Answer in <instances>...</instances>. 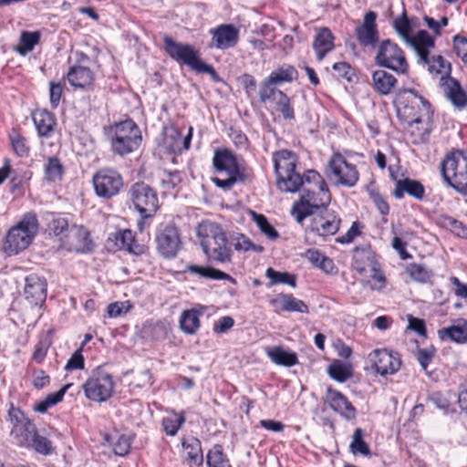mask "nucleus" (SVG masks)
Listing matches in <instances>:
<instances>
[{
	"label": "nucleus",
	"instance_id": "nucleus-1",
	"mask_svg": "<svg viewBox=\"0 0 467 467\" xmlns=\"http://www.w3.org/2000/svg\"><path fill=\"white\" fill-rule=\"evenodd\" d=\"M307 183H314L312 189H305L298 202L293 205L291 213L300 224L307 217L327 209L331 202V194L326 182L316 171L309 170L306 172Z\"/></svg>",
	"mask_w": 467,
	"mask_h": 467
},
{
	"label": "nucleus",
	"instance_id": "nucleus-2",
	"mask_svg": "<svg viewBox=\"0 0 467 467\" xmlns=\"http://www.w3.org/2000/svg\"><path fill=\"white\" fill-rule=\"evenodd\" d=\"M197 236L204 254L210 261L225 264L232 260V248L222 227L204 221L197 227Z\"/></svg>",
	"mask_w": 467,
	"mask_h": 467
},
{
	"label": "nucleus",
	"instance_id": "nucleus-3",
	"mask_svg": "<svg viewBox=\"0 0 467 467\" xmlns=\"http://www.w3.org/2000/svg\"><path fill=\"white\" fill-rule=\"evenodd\" d=\"M111 150L119 156H126L137 150L142 136L139 126L131 119H126L111 126L109 130Z\"/></svg>",
	"mask_w": 467,
	"mask_h": 467
},
{
	"label": "nucleus",
	"instance_id": "nucleus-4",
	"mask_svg": "<svg viewBox=\"0 0 467 467\" xmlns=\"http://www.w3.org/2000/svg\"><path fill=\"white\" fill-rule=\"evenodd\" d=\"M38 229L36 214L26 213L21 221L12 227L5 237L4 249L8 254H16L32 243Z\"/></svg>",
	"mask_w": 467,
	"mask_h": 467
},
{
	"label": "nucleus",
	"instance_id": "nucleus-5",
	"mask_svg": "<svg viewBox=\"0 0 467 467\" xmlns=\"http://www.w3.org/2000/svg\"><path fill=\"white\" fill-rule=\"evenodd\" d=\"M164 49L171 58L183 63L198 73H207L213 78L218 75L214 68L202 61L198 51L191 45L174 41L171 36H163Z\"/></svg>",
	"mask_w": 467,
	"mask_h": 467
},
{
	"label": "nucleus",
	"instance_id": "nucleus-6",
	"mask_svg": "<svg viewBox=\"0 0 467 467\" xmlns=\"http://www.w3.org/2000/svg\"><path fill=\"white\" fill-rule=\"evenodd\" d=\"M213 165L218 174L225 175V178L213 177L212 179L217 187L224 191L232 189L235 182L242 179L237 161L231 150L227 149H217L214 151Z\"/></svg>",
	"mask_w": 467,
	"mask_h": 467
},
{
	"label": "nucleus",
	"instance_id": "nucleus-7",
	"mask_svg": "<svg viewBox=\"0 0 467 467\" xmlns=\"http://www.w3.org/2000/svg\"><path fill=\"white\" fill-rule=\"evenodd\" d=\"M406 103L399 109V113L404 117L409 126L424 125L422 130H427L431 119V104L414 89L406 91Z\"/></svg>",
	"mask_w": 467,
	"mask_h": 467
},
{
	"label": "nucleus",
	"instance_id": "nucleus-8",
	"mask_svg": "<svg viewBox=\"0 0 467 467\" xmlns=\"http://www.w3.org/2000/svg\"><path fill=\"white\" fill-rule=\"evenodd\" d=\"M375 62L378 66L389 68L399 75H405L409 71V63L403 50L390 39L379 43Z\"/></svg>",
	"mask_w": 467,
	"mask_h": 467
},
{
	"label": "nucleus",
	"instance_id": "nucleus-9",
	"mask_svg": "<svg viewBox=\"0 0 467 467\" xmlns=\"http://www.w3.org/2000/svg\"><path fill=\"white\" fill-rule=\"evenodd\" d=\"M128 196L142 218L153 216L160 207L156 192L143 182L132 184Z\"/></svg>",
	"mask_w": 467,
	"mask_h": 467
},
{
	"label": "nucleus",
	"instance_id": "nucleus-10",
	"mask_svg": "<svg viewBox=\"0 0 467 467\" xmlns=\"http://www.w3.org/2000/svg\"><path fill=\"white\" fill-rule=\"evenodd\" d=\"M114 387L112 376L101 368H97L85 382L83 389L89 400L103 402L112 396Z\"/></svg>",
	"mask_w": 467,
	"mask_h": 467
},
{
	"label": "nucleus",
	"instance_id": "nucleus-11",
	"mask_svg": "<svg viewBox=\"0 0 467 467\" xmlns=\"http://www.w3.org/2000/svg\"><path fill=\"white\" fill-rule=\"evenodd\" d=\"M95 193L103 199L116 196L123 187L122 176L115 170L102 168L92 178Z\"/></svg>",
	"mask_w": 467,
	"mask_h": 467
},
{
	"label": "nucleus",
	"instance_id": "nucleus-12",
	"mask_svg": "<svg viewBox=\"0 0 467 467\" xmlns=\"http://www.w3.org/2000/svg\"><path fill=\"white\" fill-rule=\"evenodd\" d=\"M328 177L337 185L353 187L358 181V171L340 153H334L328 161Z\"/></svg>",
	"mask_w": 467,
	"mask_h": 467
},
{
	"label": "nucleus",
	"instance_id": "nucleus-13",
	"mask_svg": "<svg viewBox=\"0 0 467 467\" xmlns=\"http://www.w3.org/2000/svg\"><path fill=\"white\" fill-rule=\"evenodd\" d=\"M341 224L339 214L331 209H324L314 215H311V223L306 231L327 240L329 236L335 235Z\"/></svg>",
	"mask_w": 467,
	"mask_h": 467
},
{
	"label": "nucleus",
	"instance_id": "nucleus-14",
	"mask_svg": "<svg viewBox=\"0 0 467 467\" xmlns=\"http://www.w3.org/2000/svg\"><path fill=\"white\" fill-rule=\"evenodd\" d=\"M368 362L381 376L393 375L401 366L400 355L386 348L375 349L368 356Z\"/></svg>",
	"mask_w": 467,
	"mask_h": 467
},
{
	"label": "nucleus",
	"instance_id": "nucleus-15",
	"mask_svg": "<svg viewBox=\"0 0 467 467\" xmlns=\"http://www.w3.org/2000/svg\"><path fill=\"white\" fill-rule=\"evenodd\" d=\"M157 250L164 258H173L181 248L177 227L171 223L161 226L156 234Z\"/></svg>",
	"mask_w": 467,
	"mask_h": 467
},
{
	"label": "nucleus",
	"instance_id": "nucleus-16",
	"mask_svg": "<svg viewBox=\"0 0 467 467\" xmlns=\"http://www.w3.org/2000/svg\"><path fill=\"white\" fill-rule=\"evenodd\" d=\"M212 36L210 47L228 49L234 47L239 40V29L233 24H222L209 30Z\"/></svg>",
	"mask_w": 467,
	"mask_h": 467
},
{
	"label": "nucleus",
	"instance_id": "nucleus-17",
	"mask_svg": "<svg viewBox=\"0 0 467 467\" xmlns=\"http://www.w3.org/2000/svg\"><path fill=\"white\" fill-rule=\"evenodd\" d=\"M60 242L61 246L70 252L84 253L91 248L89 234L83 226H71Z\"/></svg>",
	"mask_w": 467,
	"mask_h": 467
},
{
	"label": "nucleus",
	"instance_id": "nucleus-18",
	"mask_svg": "<svg viewBox=\"0 0 467 467\" xmlns=\"http://www.w3.org/2000/svg\"><path fill=\"white\" fill-rule=\"evenodd\" d=\"M467 171V152L454 150L448 153L441 163V172L444 181L454 176V172L463 173Z\"/></svg>",
	"mask_w": 467,
	"mask_h": 467
},
{
	"label": "nucleus",
	"instance_id": "nucleus-19",
	"mask_svg": "<svg viewBox=\"0 0 467 467\" xmlns=\"http://www.w3.org/2000/svg\"><path fill=\"white\" fill-rule=\"evenodd\" d=\"M376 18V13L369 11L365 15L363 23L356 28L357 39L361 46L374 47L378 42L379 32Z\"/></svg>",
	"mask_w": 467,
	"mask_h": 467
},
{
	"label": "nucleus",
	"instance_id": "nucleus-20",
	"mask_svg": "<svg viewBox=\"0 0 467 467\" xmlns=\"http://www.w3.org/2000/svg\"><path fill=\"white\" fill-rule=\"evenodd\" d=\"M25 296L31 305H42L47 298L46 279L35 274L26 276Z\"/></svg>",
	"mask_w": 467,
	"mask_h": 467
},
{
	"label": "nucleus",
	"instance_id": "nucleus-21",
	"mask_svg": "<svg viewBox=\"0 0 467 467\" xmlns=\"http://www.w3.org/2000/svg\"><path fill=\"white\" fill-rule=\"evenodd\" d=\"M440 82L446 98L454 107L462 109L467 105V95L457 80L451 77H441Z\"/></svg>",
	"mask_w": 467,
	"mask_h": 467
},
{
	"label": "nucleus",
	"instance_id": "nucleus-22",
	"mask_svg": "<svg viewBox=\"0 0 467 467\" xmlns=\"http://www.w3.org/2000/svg\"><path fill=\"white\" fill-rule=\"evenodd\" d=\"M334 36L329 28L319 27L316 29L312 47L318 61L323 60L326 55L334 49Z\"/></svg>",
	"mask_w": 467,
	"mask_h": 467
},
{
	"label": "nucleus",
	"instance_id": "nucleus-23",
	"mask_svg": "<svg viewBox=\"0 0 467 467\" xmlns=\"http://www.w3.org/2000/svg\"><path fill=\"white\" fill-rule=\"evenodd\" d=\"M270 304L275 308V311L308 313V306L306 303L291 294H278L271 299Z\"/></svg>",
	"mask_w": 467,
	"mask_h": 467
},
{
	"label": "nucleus",
	"instance_id": "nucleus-24",
	"mask_svg": "<svg viewBox=\"0 0 467 467\" xmlns=\"http://www.w3.org/2000/svg\"><path fill=\"white\" fill-rule=\"evenodd\" d=\"M327 401L333 410L340 413L347 419H353L355 417V408L339 391L328 388L327 391Z\"/></svg>",
	"mask_w": 467,
	"mask_h": 467
},
{
	"label": "nucleus",
	"instance_id": "nucleus-25",
	"mask_svg": "<svg viewBox=\"0 0 467 467\" xmlns=\"http://www.w3.org/2000/svg\"><path fill=\"white\" fill-rule=\"evenodd\" d=\"M411 47L418 57V62H427V56L430 54V48L434 47V39L425 30H420L407 43Z\"/></svg>",
	"mask_w": 467,
	"mask_h": 467
},
{
	"label": "nucleus",
	"instance_id": "nucleus-26",
	"mask_svg": "<svg viewBox=\"0 0 467 467\" xmlns=\"http://www.w3.org/2000/svg\"><path fill=\"white\" fill-rule=\"evenodd\" d=\"M297 161V156L291 150H281L274 152L273 162L276 177L295 170Z\"/></svg>",
	"mask_w": 467,
	"mask_h": 467
},
{
	"label": "nucleus",
	"instance_id": "nucleus-27",
	"mask_svg": "<svg viewBox=\"0 0 467 467\" xmlns=\"http://www.w3.org/2000/svg\"><path fill=\"white\" fill-rule=\"evenodd\" d=\"M67 78L72 87L76 88H86L92 85L94 73L88 67L74 66L67 71Z\"/></svg>",
	"mask_w": 467,
	"mask_h": 467
},
{
	"label": "nucleus",
	"instance_id": "nucleus-28",
	"mask_svg": "<svg viewBox=\"0 0 467 467\" xmlns=\"http://www.w3.org/2000/svg\"><path fill=\"white\" fill-rule=\"evenodd\" d=\"M305 183H307L306 181V173L301 175L296 169L276 177L278 189L285 192H296Z\"/></svg>",
	"mask_w": 467,
	"mask_h": 467
},
{
	"label": "nucleus",
	"instance_id": "nucleus-29",
	"mask_svg": "<svg viewBox=\"0 0 467 467\" xmlns=\"http://www.w3.org/2000/svg\"><path fill=\"white\" fill-rule=\"evenodd\" d=\"M32 119L38 135L41 137H48L56 125L53 114L46 109H36L33 111Z\"/></svg>",
	"mask_w": 467,
	"mask_h": 467
},
{
	"label": "nucleus",
	"instance_id": "nucleus-30",
	"mask_svg": "<svg viewBox=\"0 0 467 467\" xmlns=\"http://www.w3.org/2000/svg\"><path fill=\"white\" fill-rule=\"evenodd\" d=\"M424 192V187L420 182L406 178L397 182L394 195L397 199H401L404 192H407L417 200H422Z\"/></svg>",
	"mask_w": 467,
	"mask_h": 467
},
{
	"label": "nucleus",
	"instance_id": "nucleus-31",
	"mask_svg": "<svg viewBox=\"0 0 467 467\" xmlns=\"http://www.w3.org/2000/svg\"><path fill=\"white\" fill-rule=\"evenodd\" d=\"M397 82V78L392 74L383 69H378L372 74L373 88L380 95L390 94Z\"/></svg>",
	"mask_w": 467,
	"mask_h": 467
},
{
	"label": "nucleus",
	"instance_id": "nucleus-32",
	"mask_svg": "<svg viewBox=\"0 0 467 467\" xmlns=\"http://www.w3.org/2000/svg\"><path fill=\"white\" fill-rule=\"evenodd\" d=\"M265 354L272 362L279 366L293 367L298 362L296 353L287 351L280 346L266 348Z\"/></svg>",
	"mask_w": 467,
	"mask_h": 467
},
{
	"label": "nucleus",
	"instance_id": "nucleus-33",
	"mask_svg": "<svg viewBox=\"0 0 467 467\" xmlns=\"http://www.w3.org/2000/svg\"><path fill=\"white\" fill-rule=\"evenodd\" d=\"M441 338L445 337L456 343H465L467 341V320L459 318L448 327L439 331Z\"/></svg>",
	"mask_w": 467,
	"mask_h": 467
},
{
	"label": "nucleus",
	"instance_id": "nucleus-34",
	"mask_svg": "<svg viewBox=\"0 0 467 467\" xmlns=\"http://www.w3.org/2000/svg\"><path fill=\"white\" fill-rule=\"evenodd\" d=\"M36 431L35 424L28 420L20 427H12L11 436L15 439L16 444L20 446H27L36 435Z\"/></svg>",
	"mask_w": 467,
	"mask_h": 467
},
{
	"label": "nucleus",
	"instance_id": "nucleus-35",
	"mask_svg": "<svg viewBox=\"0 0 467 467\" xmlns=\"http://www.w3.org/2000/svg\"><path fill=\"white\" fill-rule=\"evenodd\" d=\"M377 261L374 256L368 251L358 250L355 251L353 255V268L360 275L369 271V268L376 265Z\"/></svg>",
	"mask_w": 467,
	"mask_h": 467
},
{
	"label": "nucleus",
	"instance_id": "nucleus-36",
	"mask_svg": "<svg viewBox=\"0 0 467 467\" xmlns=\"http://www.w3.org/2000/svg\"><path fill=\"white\" fill-rule=\"evenodd\" d=\"M437 224L442 228L450 230L459 237L467 239V226L449 215H440L437 218Z\"/></svg>",
	"mask_w": 467,
	"mask_h": 467
},
{
	"label": "nucleus",
	"instance_id": "nucleus-37",
	"mask_svg": "<svg viewBox=\"0 0 467 467\" xmlns=\"http://www.w3.org/2000/svg\"><path fill=\"white\" fill-rule=\"evenodd\" d=\"M163 137L164 145L171 152L182 151V133L178 128L173 125L165 127L163 130Z\"/></svg>",
	"mask_w": 467,
	"mask_h": 467
},
{
	"label": "nucleus",
	"instance_id": "nucleus-38",
	"mask_svg": "<svg viewBox=\"0 0 467 467\" xmlns=\"http://www.w3.org/2000/svg\"><path fill=\"white\" fill-rule=\"evenodd\" d=\"M428 67L430 73L441 74V77H449L451 72V64L446 62L441 56H427V62H419Z\"/></svg>",
	"mask_w": 467,
	"mask_h": 467
},
{
	"label": "nucleus",
	"instance_id": "nucleus-39",
	"mask_svg": "<svg viewBox=\"0 0 467 467\" xmlns=\"http://www.w3.org/2000/svg\"><path fill=\"white\" fill-rule=\"evenodd\" d=\"M116 240L119 243L120 248L126 249L130 253L140 254L143 251V247L135 243L133 233L130 230L119 232Z\"/></svg>",
	"mask_w": 467,
	"mask_h": 467
},
{
	"label": "nucleus",
	"instance_id": "nucleus-40",
	"mask_svg": "<svg viewBox=\"0 0 467 467\" xmlns=\"http://www.w3.org/2000/svg\"><path fill=\"white\" fill-rule=\"evenodd\" d=\"M181 329L186 334H194L200 327L198 313L194 310L183 311L180 319Z\"/></svg>",
	"mask_w": 467,
	"mask_h": 467
},
{
	"label": "nucleus",
	"instance_id": "nucleus-41",
	"mask_svg": "<svg viewBox=\"0 0 467 467\" xmlns=\"http://www.w3.org/2000/svg\"><path fill=\"white\" fill-rule=\"evenodd\" d=\"M69 387L70 384H67L61 388L58 391L48 394L45 400H40L34 406V410L37 412L45 413L50 407L57 404L62 400L66 391Z\"/></svg>",
	"mask_w": 467,
	"mask_h": 467
},
{
	"label": "nucleus",
	"instance_id": "nucleus-42",
	"mask_svg": "<svg viewBox=\"0 0 467 467\" xmlns=\"http://www.w3.org/2000/svg\"><path fill=\"white\" fill-rule=\"evenodd\" d=\"M209 467H231L228 459L223 453V447L215 444L207 453Z\"/></svg>",
	"mask_w": 467,
	"mask_h": 467
},
{
	"label": "nucleus",
	"instance_id": "nucleus-43",
	"mask_svg": "<svg viewBox=\"0 0 467 467\" xmlns=\"http://www.w3.org/2000/svg\"><path fill=\"white\" fill-rule=\"evenodd\" d=\"M185 421L184 413H173L162 420V425L167 435L174 436Z\"/></svg>",
	"mask_w": 467,
	"mask_h": 467
},
{
	"label": "nucleus",
	"instance_id": "nucleus-44",
	"mask_svg": "<svg viewBox=\"0 0 467 467\" xmlns=\"http://www.w3.org/2000/svg\"><path fill=\"white\" fill-rule=\"evenodd\" d=\"M265 275L270 279L271 285L285 284L292 287L296 286V276L287 272H278L269 267L266 269Z\"/></svg>",
	"mask_w": 467,
	"mask_h": 467
},
{
	"label": "nucleus",
	"instance_id": "nucleus-45",
	"mask_svg": "<svg viewBox=\"0 0 467 467\" xmlns=\"http://www.w3.org/2000/svg\"><path fill=\"white\" fill-rule=\"evenodd\" d=\"M349 448L353 454L360 453L364 456L370 455L368 445L363 440V431L360 428L355 430Z\"/></svg>",
	"mask_w": 467,
	"mask_h": 467
},
{
	"label": "nucleus",
	"instance_id": "nucleus-46",
	"mask_svg": "<svg viewBox=\"0 0 467 467\" xmlns=\"http://www.w3.org/2000/svg\"><path fill=\"white\" fill-rule=\"evenodd\" d=\"M393 26L400 37L407 44L412 37V26L405 13L394 20Z\"/></svg>",
	"mask_w": 467,
	"mask_h": 467
},
{
	"label": "nucleus",
	"instance_id": "nucleus-47",
	"mask_svg": "<svg viewBox=\"0 0 467 467\" xmlns=\"http://www.w3.org/2000/svg\"><path fill=\"white\" fill-rule=\"evenodd\" d=\"M27 447L33 448L36 452L43 455H50L54 452L52 442L45 436L39 435L37 431Z\"/></svg>",
	"mask_w": 467,
	"mask_h": 467
},
{
	"label": "nucleus",
	"instance_id": "nucleus-48",
	"mask_svg": "<svg viewBox=\"0 0 467 467\" xmlns=\"http://www.w3.org/2000/svg\"><path fill=\"white\" fill-rule=\"evenodd\" d=\"M40 34L37 31H24L20 36V46L18 51L20 54H26L33 50L34 47L39 42Z\"/></svg>",
	"mask_w": 467,
	"mask_h": 467
},
{
	"label": "nucleus",
	"instance_id": "nucleus-49",
	"mask_svg": "<svg viewBox=\"0 0 467 467\" xmlns=\"http://www.w3.org/2000/svg\"><path fill=\"white\" fill-rule=\"evenodd\" d=\"M186 450L187 459L194 464L201 465L203 461L201 442L197 439H193L189 443H183Z\"/></svg>",
	"mask_w": 467,
	"mask_h": 467
},
{
	"label": "nucleus",
	"instance_id": "nucleus-50",
	"mask_svg": "<svg viewBox=\"0 0 467 467\" xmlns=\"http://www.w3.org/2000/svg\"><path fill=\"white\" fill-rule=\"evenodd\" d=\"M296 75V70L293 67L287 66L273 71L268 78H270V82L280 84L283 82H291Z\"/></svg>",
	"mask_w": 467,
	"mask_h": 467
},
{
	"label": "nucleus",
	"instance_id": "nucleus-51",
	"mask_svg": "<svg viewBox=\"0 0 467 467\" xmlns=\"http://www.w3.org/2000/svg\"><path fill=\"white\" fill-rule=\"evenodd\" d=\"M275 85L274 82H270V78H267L264 80L260 86L259 97L260 100L264 103L268 100L275 101L277 99L278 93H283V91L276 89L273 86Z\"/></svg>",
	"mask_w": 467,
	"mask_h": 467
},
{
	"label": "nucleus",
	"instance_id": "nucleus-52",
	"mask_svg": "<svg viewBox=\"0 0 467 467\" xmlns=\"http://www.w3.org/2000/svg\"><path fill=\"white\" fill-rule=\"evenodd\" d=\"M276 110H278L285 119H294V109L290 104L289 98L283 92L277 94V99L275 101Z\"/></svg>",
	"mask_w": 467,
	"mask_h": 467
},
{
	"label": "nucleus",
	"instance_id": "nucleus-53",
	"mask_svg": "<svg viewBox=\"0 0 467 467\" xmlns=\"http://www.w3.org/2000/svg\"><path fill=\"white\" fill-rule=\"evenodd\" d=\"M252 215L254 217V222L257 226L269 239L275 240L278 237V233L275 229L268 223L266 217L263 214H257L254 212H252Z\"/></svg>",
	"mask_w": 467,
	"mask_h": 467
},
{
	"label": "nucleus",
	"instance_id": "nucleus-54",
	"mask_svg": "<svg viewBox=\"0 0 467 467\" xmlns=\"http://www.w3.org/2000/svg\"><path fill=\"white\" fill-rule=\"evenodd\" d=\"M368 272H370V277L373 281V283L369 285L370 288L372 290L381 291L386 286L387 280L380 269L379 264L377 262L376 265L371 266Z\"/></svg>",
	"mask_w": 467,
	"mask_h": 467
},
{
	"label": "nucleus",
	"instance_id": "nucleus-55",
	"mask_svg": "<svg viewBox=\"0 0 467 467\" xmlns=\"http://www.w3.org/2000/svg\"><path fill=\"white\" fill-rule=\"evenodd\" d=\"M328 373L333 379L338 382H345L351 376L349 368L340 363L331 364L328 368Z\"/></svg>",
	"mask_w": 467,
	"mask_h": 467
},
{
	"label": "nucleus",
	"instance_id": "nucleus-56",
	"mask_svg": "<svg viewBox=\"0 0 467 467\" xmlns=\"http://www.w3.org/2000/svg\"><path fill=\"white\" fill-rule=\"evenodd\" d=\"M69 228L67 221L62 217L53 218L48 223L49 233L58 237L59 240L64 237Z\"/></svg>",
	"mask_w": 467,
	"mask_h": 467
},
{
	"label": "nucleus",
	"instance_id": "nucleus-57",
	"mask_svg": "<svg viewBox=\"0 0 467 467\" xmlns=\"http://www.w3.org/2000/svg\"><path fill=\"white\" fill-rule=\"evenodd\" d=\"M445 182L459 193L467 196V171L458 174L454 172V176Z\"/></svg>",
	"mask_w": 467,
	"mask_h": 467
},
{
	"label": "nucleus",
	"instance_id": "nucleus-58",
	"mask_svg": "<svg viewBox=\"0 0 467 467\" xmlns=\"http://www.w3.org/2000/svg\"><path fill=\"white\" fill-rule=\"evenodd\" d=\"M407 273L413 280L420 283H426L430 279L426 267L420 264H410L407 267Z\"/></svg>",
	"mask_w": 467,
	"mask_h": 467
},
{
	"label": "nucleus",
	"instance_id": "nucleus-59",
	"mask_svg": "<svg viewBox=\"0 0 467 467\" xmlns=\"http://www.w3.org/2000/svg\"><path fill=\"white\" fill-rule=\"evenodd\" d=\"M234 249L237 251H254L257 253H261L264 251V247L258 244H253L249 238L244 236V234H240L235 238V242L234 244Z\"/></svg>",
	"mask_w": 467,
	"mask_h": 467
},
{
	"label": "nucleus",
	"instance_id": "nucleus-60",
	"mask_svg": "<svg viewBox=\"0 0 467 467\" xmlns=\"http://www.w3.org/2000/svg\"><path fill=\"white\" fill-rule=\"evenodd\" d=\"M131 445V440L129 436L120 435L113 443L114 453L118 456H125L129 453Z\"/></svg>",
	"mask_w": 467,
	"mask_h": 467
},
{
	"label": "nucleus",
	"instance_id": "nucleus-61",
	"mask_svg": "<svg viewBox=\"0 0 467 467\" xmlns=\"http://www.w3.org/2000/svg\"><path fill=\"white\" fill-rule=\"evenodd\" d=\"M131 308L129 301L114 302L108 306L107 312L110 317H117L122 314L128 313Z\"/></svg>",
	"mask_w": 467,
	"mask_h": 467
},
{
	"label": "nucleus",
	"instance_id": "nucleus-62",
	"mask_svg": "<svg viewBox=\"0 0 467 467\" xmlns=\"http://www.w3.org/2000/svg\"><path fill=\"white\" fill-rule=\"evenodd\" d=\"M161 182L164 191H171L180 183L181 176L178 171L163 172Z\"/></svg>",
	"mask_w": 467,
	"mask_h": 467
},
{
	"label": "nucleus",
	"instance_id": "nucleus-63",
	"mask_svg": "<svg viewBox=\"0 0 467 467\" xmlns=\"http://www.w3.org/2000/svg\"><path fill=\"white\" fill-rule=\"evenodd\" d=\"M46 173L49 180L55 181L61 178L62 165L56 158L49 159L46 166Z\"/></svg>",
	"mask_w": 467,
	"mask_h": 467
},
{
	"label": "nucleus",
	"instance_id": "nucleus-64",
	"mask_svg": "<svg viewBox=\"0 0 467 467\" xmlns=\"http://www.w3.org/2000/svg\"><path fill=\"white\" fill-rule=\"evenodd\" d=\"M453 47L458 57L467 63V38L459 35L453 37Z\"/></svg>",
	"mask_w": 467,
	"mask_h": 467
}]
</instances>
